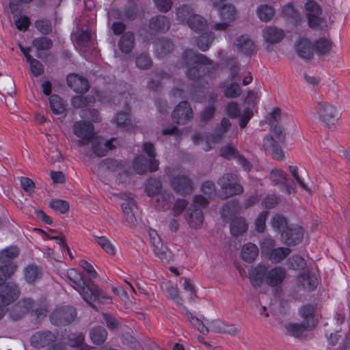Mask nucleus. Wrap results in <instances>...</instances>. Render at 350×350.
I'll use <instances>...</instances> for the list:
<instances>
[{
	"label": "nucleus",
	"instance_id": "f257e3e1",
	"mask_svg": "<svg viewBox=\"0 0 350 350\" xmlns=\"http://www.w3.org/2000/svg\"><path fill=\"white\" fill-rule=\"evenodd\" d=\"M210 64V60L205 55L197 53L193 50L185 51L178 65L187 69L186 75L193 82L189 88L185 84L183 87L175 88L173 90L174 96L185 98L189 94L191 99L202 102L204 97L196 98V95L198 92L204 93V90L206 88L205 84L207 83L205 71L207 70L206 66Z\"/></svg>",
	"mask_w": 350,
	"mask_h": 350
},
{
	"label": "nucleus",
	"instance_id": "f03ea898",
	"mask_svg": "<svg viewBox=\"0 0 350 350\" xmlns=\"http://www.w3.org/2000/svg\"><path fill=\"white\" fill-rule=\"evenodd\" d=\"M18 254V248L15 245L6 247L0 251V308L10 304L19 297L18 286L12 282H6L16 269L14 258Z\"/></svg>",
	"mask_w": 350,
	"mask_h": 350
},
{
	"label": "nucleus",
	"instance_id": "7ed1b4c3",
	"mask_svg": "<svg viewBox=\"0 0 350 350\" xmlns=\"http://www.w3.org/2000/svg\"><path fill=\"white\" fill-rule=\"evenodd\" d=\"M66 277L72 286L81 295L83 299L91 307L95 308L93 304L96 299L103 304H108L111 301L109 296L103 293L100 288L94 284L86 286L83 280L81 273L75 269H69Z\"/></svg>",
	"mask_w": 350,
	"mask_h": 350
},
{
	"label": "nucleus",
	"instance_id": "20e7f679",
	"mask_svg": "<svg viewBox=\"0 0 350 350\" xmlns=\"http://www.w3.org/2000/svg\"><path fill=\"white\" fill-rule=\"evenodd\" d=\"M286 276V271L281 267L268 270L266 265L260 263L249 270L250 282L255 288L260 286L264 282L270 287L277 288L283 283Z\"/></svg>",
	"mask_w": 350,
	"mask_h": 350
},
{
	"label": "nucleus",
	"instance_id": "39448f33",
	"mask_svg": "<svg viewBox=\"0 0 350 350\" xmlns=\"http://www.w3.org/2000/svg\"><path fill=\"white\" fill-rule=\"evenodd\" d=\"M281 111L275 107L269 114L268 120L269 124L274 126L273 136H267L263 139V147L266 151L271 152L272 157L275 159L282 161L284 158V153L281 148V144L284 142L285 133L283 129L276 123L280 118Z\"/></svg>",
	"mask_w": 350,
	"mask_h": 350
},
{
	"label": "nucleus",
	"instance_id": "423d86ee",
	"mask_svg": "<svg viewBox=\"0 0 350 350\" xmlns=\"http://www.w3.org/2000/svg\"><path fill=\"white\" fill-rule=\"evenodd\" d=\"M201 190L204 194L207 196V198L201 195L196 196L193 200V209L187 217L189 226L196 229L200 228L203 224L204 216L202 209L208 204V199L216 194L215 186L212 181L204 182Z\"/></svg>",
	"mask_w": 350,
	"mask_h": 350
},
{
	"label": "nucleus",
	"instance_id": "0eeeda50",
	"mask_svg": "<svg viewBox=\"0 0 350 350\" xmlns=\"http://www.w3.org/2000/svg\"><path fill=\"white\" fill-rule=\"evenodd\" d=\"M161 183L157 178L150 177L146 181L145 191L153 200L155 198L152 202L154 206L159 210L165 211L171 206L174 198L167 191L161 192Z\"/></svg>",
	"mask_w": 350,
	"mask_h": 350
},
{
	"label": "nucleus",
	"instance_id": "6e6552de",
	"mask_svg": "<svg viewBox=\"0 0 350 350\" xmlns=\"http://www.w3.org/2000/svg\"><path fill=\"white\" fill-rule=\"evenodd\" d=\"M143 153L134 159L133 167L137 174H144L148 171L154 172L159 169V161L155 159L154 148L151 143H144Z\"/></svg>",
	"mask_w": 350,
	"mask_h": 350
},
{
	"label": "nucleus",
	"instance_id": "1a4fd4ad",
	"mask_svg": "<svg viewBox=\"0 0 350 350\" xmlns=\"http://www.w3.org/2000/svg\"><path fill=\"white\" fill-rule=\"evenodd\" d=\"M230 126L231 123L229 120L224 118L214 135L209 137L208 135L205 133H196L192 136V141L195 145L200 146L205 151H208L212 148V145L222 138Z\"/></svg>",
	"mask_w": 350,
	"mask_h": 350
},
{
	"label": "nucleus",
	"instance_id": "9d476101",
	"mask_svg": "<svg viewBox=\"0 0 350 350\" xmlns=\"http://www.w3.org/2000/svg\"><path fill=\"white\" fill-rule=\"evenodd\" d=\"M176 18L180 22L186 21L191 29L200 32L206 25V21L200 15L193 14L190 7L183 5L176 10Z\"/></svg>",
	"mask_w": 350,
	"mask_h": 350
},
{
	"label": "nucleus",
	"instance_id": "9b49d317",
	"mask_svg": "<svg viewBox=\"0 0 350 350\" xmlns=\"http://www.w3.org/2000/svg\"><path fill=\"white\" fill-rule=\"evenodd\" d=\"M222 196L224 198L235 195H239L243 192V188L239 183V178L237 173H226L218 180Z\"/></svg>",
	"mask_w": 350,
	"mask_h": 350
},
{
	"label": "nucleus",
	"instance_id": "f8f14e48",
	"mask_svg": "<svg viewBox=\"0 0 350 350\" xmlns=\"http://www.w3.org/2000/svg\"><path fill=\"white\" fill-rule=\"evenodd\" d=\"M56 336L50 331H39L30 339L31 345L37 349L47 347L46 350H61L62 346L55 343Z\"/></svg>",
	"mask_w": 350,
	"mask_h": 350
},
{
	"label": "nucleus",
	"instance_id": "ddd939ff",
	"mask_svg": "<svg viewBox=\"0 0 350 350\" xmlns=\"http://www.w3.org/2000/svg\"><path fill=\"white\" fill-rule=\"evenodd\" d=\"M73 133L79 138L76 144L79 147H84L94 137V126L85 120L77 121L73 124Z\"/></svg>",
	"mask_w": 350,
	"mask_h": 350
},
{
	"label": "nucleus",
	"instance_id": "4468645a",
	"mask_svg": "<svg viewBox=\"0 0 350 350\" xmlns=\"http://www.w3.org/2000/svg\"><path fill=\"white\" fill-rule=\"evenodd\" d=\"M315 111L319 120L325 125H334L340 116V110L335 106L324 102L319 103Z\"/></svg>",
	"mask_w": 350,
	"mask_h": 350
},
{
	"label": "nucleus",
	"instance_id": "2eb2a0df",
	"mask_svg": "<svg viewBox=\"0 0 350 350\" xmlns=\"http://www.w3.org/2000/svg\"><path fill=\"white\" fill-rule=\"evenodd\" d=\"M165 171L169 176L172 188L177 193L180 195H186L192 191V181L187 176L180 174V173L176 174V171L174 170L172 172L170 169Z\"/></svg>",
	"mask_w": 350,
	"mask_h": 350
},
{
	"label": "nucleus",
	"instance_id": "dca6fc26",
	"mask_svg": "<svg viewBox=\"0 0 350 350\" xmlns=\"http://www.w3.org/2000/svg\"><path fill=\"white\" fill-rule=\"evenodd\" d=\"M77 317L74 307L64 306L56 308L51 314L50 320L55 325H63L70 323Z\"/></svg>",
	"mask_w": 350,
	"mask_h": 350
},
{
	"label": "nucleus",
	"instance_id": "f3484780",
	"mask_svg": "<svg viewBox=\"0 0 350 350\" xmlns=\"http://www.w3.org/2000/svg\"><path fill=\"white\" fill-rule=\"evenodd\" d=\"M308 23L311 28H317L323 23L322 8L316 0H308L305 3Z\"/></svg>",
	"mask_w": 350,
	"mask_h": 350
},
{
	"label": "nucleus",
	"instance_id": "a211bd4d",
	"mask_svg": "<svg viewBox=\"0 0 350 350\" xmlns=\"http://www.w3.org/2000/svg\"><path fill=\"white\" fill-rule=\"evenodd\" d=\"M226 114L232 118H239V126L241 129H244L248 122L253 116L252 110L247 107L241 113L240 108L236 102L231 101L226 105Z\"/></svg>",
	"mask_w": 350,
	"mask_h": 350
},
{
	"label": "nucleus",
	"instance_id": "6ab92c4d",
	"mask_svg": "<svg viewBox=\"0 0 350 350\" xmlns=\"http://www.w3.org/2000/svg\"><path fill=\"white\" fill-rule=\"evenodd\" d=\"M118 139L114 137L105 140L102 137H94L90 141L92 150L98 157H104L107 154L109 151L116 148L118 144Z\"/></svg>",
	"mask_w": 350,
	"mask_h": 350
},
{
	"label": "nucleus",
	"instance_id": "aec40b11",
	"mask_svg": "<svg viewBox=\"0 0 350 350\" xmlns=\"http://www.w3.org/2000/svg\"><path fill=\"white\" fill-rule=\"evenodd\" d=\"M122 202L121 207L123 211L126 221L131 226H135L137 224V219L135 217L136 211L137 207L134 198L126 194H122Z\"/></svg>",
	"mask_w": 350,
	"mask_h": 350
},
{
	"label": "nucleus",
	"instance_id": "412c9836",
	"mask_svg": "<svg viewBox=\"0 0 350 350\" xmlns=\"http://www.w3.org/2000/svg\"><path fill=\"white\" fill-rule=\"evenodd\" d=\"M172 119L178 124H185L193 118V111L187 101L180 102L172 114Z\"/></svg>",
	"mask_w": 350,
	"mask_h": 350
},
{
	"label": "nucleus",
	"instance_id": "4be33fe9",
	"mask_svg": "<svg viewBox=\"0 0 350 350\" xmlns=\"http://www.w3.org/2000/svg\"><path fill=\"white\" fill-rule=\"evenodd\" d=\"M220 155L222 157L229 160L236 159L237 163L243 167L244 170L248 172H252L253 168H255L256 170H258L257 167L251 165L250 162L246 160L245 158L241 156L237 151L236 148L232 146H226L224 147L222 149H221Z\"/></svg>",
	"mask_w": 350,
	"mask_h": 350
},
{
	"label": "nucleus",
	"instance_id": "5701e85b",
	"mask_svg": "<svg viewBox=\"0 0 350 350\" xmlns=\"http://www.w3.org/2000/svg\"><path fill=\"white\" fill-rule=\"evenodd\" d=\"M282 241L288 245L299 244L304 237V230L297 225H291L281 234Z\"/></svg>",
	"mask_w": 350,
	"mask_h": 350
},
{
	"label": "nucleus",
	"instance_id": "b1692460",
	"mask_svg": "<svg viewBox=\"0 0 350 350\" xmlns=\"http://www.w3.org/2000/svg\"><path fill=\"white\" fill-rule=\"evenodd\" d=\"M316 310V306L312 304L305 305L299 310V314L303 319L302 323L308 329H312L317 325Z\"/></svg>",
	"mask_w": 350,
	"mask_h": 350
},
{
	"label": "nucleus",
	"instance_id": "393cba45",
	"mask_svg": "<svg viewBox=\"0 0 350 350\" xmlns=\"http://www.w3.org/2000/svg\"><path fill=\"white\" fill-rule=\"evenodd\" d=\"M230 77L232 82L230 85H228L224 90V96L227 98H237L241 93V88L237 83L240 80L239 75V68L238 66L232 65L230 69Z\"/></svg>",
	"mask_w": 350,
	"mask_h": 350
},
{
	"label": "nucleus",
	"instance_id": "a878e982",
	"mask_svg": "<svg viewBox=\"0 0 350 350\" xmlns=\"http://www.w3.org/2000/svg\"><path fill=\"white\" fill-rule=\"evenodd\" d=\"M34 306L35 303L31 299H23L11 308L9 311V317L12 320H17L32 309Z\"/></svg>",
	"mask_w": 350,
	"mask_h": 350
},
{
	"label": "nucleus",
	"instance_id": "bb28decb",
	"mask_svg": "<svg viewBox=\"0 0 350 350\" xmlns=\"http://www.w3.org/2000/svg\"><path fill=\"white\" fill-rule=\"evenodd\" d=\"M66 79L68 86L77 93H84L90 87L86 78L76 74H69Z\"/></svg>",
	"mask_w": 350,
	"mask_h": 350
},
{
	"label": "nucleus",
	"instance_id": "cd10ccee",
	"mask_svg": "<svg viewBox=\"0 0 350 350\" xmlns=\"http://www.w3.org/2000/svg\"><path fill=\"white\" fill-rule=\"evenodd\" d=\"M148 234L154 254L162 260L166 258L167 247L163 244L157 231L154 229H150Z\"/></svg>",
	"mask_w": 350,
	"mask_h": 350
},
{
	"label": "nucleus",
	"instance_id": "c85d7f7f",
	"mask_svg": "<svg viewBox=\"0 0 350 350\" xmlns=\"http://www.w3.org/2000/svg\"><path fill=\"white\" fill-rule=\"evenodd\" d=\"M284 36V31L282 29L275 26H267L262 30V37L264 40L270 44L280 42Z\"/></svg>",
	"mask_w": 350,
	"mask_h": 350
},
{
	"label": "nucleus",
	"instance_id": "c756f323",
	"mask_svg": "<svg viewBox=\"0 0 350 350\" xmlns=\"http://www.w3.org/2000/svg\"><path fill=\"white\" fill-rule=\"evenodd\" d=\"M297 55L302 59H310L314 54L313 45L306 38H301L295 44Z\"/></svg>",
	"mask_w": 350,
	"mask_h": 350
},
{
	"label": "nucleus",
	"instance_id": "7c9ffc66",
	"mask_svg": "<svg viewBox=\"0 0 350 350\" xmlns=\"http://www.w3.org/2000/svg\"><path fill=\"white\" fill-rule=\"evenodd\" d=\"M297 280L299 286L308 291L316 288L318 285V279L316 274L310 272L299 274Z\"/></svg>",
	"mask_w": 350,
	"mask_h": 350
},
{
	"label": "nucleus",
	"instance_id": "2f4dec72",
	"mask_svg": "<svg viewBox=\"0 0 350 350\" xmlns=\"http://www.w3.org/2000/svg\"><path fill=\"white\" fill-rule=\"evenodd\" d=\"M170 27L169 19L165 16H157L152 18L149 23V29L156 33H164Z\"/></svg>",
	"mask_w": 350,
	"mask_h": 350
},
{
	"label": "nucleus",
	"instance_id": "473e14b6",
	"mask_svg": "<svg viewBox=\"0 0 350 350\" xmlns=\"http://www.w3.org/2000/svg\"><path fill=\"white\" fill-rule=\"evenodd\" d=\"M234 44L239 52L245 55H250L255 49L254 42L247 35H242L237 38Z\"/></svg>",
	"mask_w": 350,
	"mask_h": 350
},
{
	"label": "nucleus",
	"instance_id": "72a5a7b5",
	"mask_svg": "<svg viewBox=\"0 0 350 350\" xmlns=\"http://www.w3.org/2000/svg\"><path fill=\"white\" fill-rule=\"evenodd\" d=\"M154 47L155 55L161 59L174 49V44L169 39L161 38L155 42Z\"/></svg>",
	"mask_w": 350,
	"mask_h": 350
},
{
	"label": "nucleus",
	"instance_id": "f704fd0d",
	"mask_svg": "<svg viewBox=\"0 0 350 350\" xmlns=\"http://www.w3.org/2000/svg\"><path fill=\"white\" fill-rule=\"evenodd\" d=\"M135 44V36L131 31H126L120 37L118 47L125 54H128L133 50Z\"/></svg>",
	"mask_w": 350,
	"mask_h": 350
},
{
	"label": "nucleus",
	"instance_id": "c9c22d12",
	"mask_svg": "<svg viewBox=\"0 0 350 350\" xmlns=\"http://www.w3.org/2000/svg\"><path fill=\"white\" fill-rule=\"evenodd\" d=\"M240 211V206L237 201L228 202L221 211V217L224 221H228Z\"/></svg>",
	"mask_w": 350,
	"mask_h": 350
},
{
	"label": "nucleus",
	"instance_id": "e433bc0d",
	"mask_svg": "<svg viewBox=\"0 0 350 350\" xmlns=\"http://www.w3.org/2000/svg\"><path fill=\"white\" fill-rule=\"evenodd\" d=\"M185 314L187 319L190 321L191 325L196 327L200 333L202 334H206L209 332V323L207 320H202L196 317H194L187 310H185Z\"/></svg>",
	"mask_w": 350,
	"mask_h": 350
},
{
	"label": "nucleus",
	"instance_id": "4c0bfd02",
	"mask_svg": "<svg viewBox=\"0 0 350 350\" xmlns=\"http://www.w3.org/2000/svg\"><path fill=\"white\" fill-rule=\"evenodd\" d=\"M259 253L258 248L256 245L248 243L243 245L241 252V258L247 262H252L258 256Z\"/></svg>",
	"mask_w": 350,
	"mask_h": 350
},
{
	"label": "nucleus",
	"instance_id": "58836bf2",
	"mask_svg": "<svg viewBox=\"0 0 350 350\" xmlns=\"http://www.w3.org/2000/svg\"><path fill=\"white\" fill-rule=\"evenodd\" d=\"M271 180L275 185L285 187L288 193L294 192V189L286 185V174L280 170H272L270 174Z\"/></svg>",
	"mask_w": 350,
	"mask_h": 350
},
{
	"label": "nucleus",
	"instance_id": "ea45409f",
	"mask_svg": "<svg viewBox=\"0 0 350 350\" xmlns=\"http://www.w3.org/2000/svg\"><path fill=\"white\" fill-rule=\"evenodd\" d=\"M248 225L243 217L234 218L230 226V232L232 236L237 237L247 231Z\"/></svg>",
	"mask_w": 350,
	"mask_h": 350
},
{
	"label": "nucleus",
	"instance_id": "a19ab883",
	"mask_svg": "<svg viewBox=\"0 0 350 350\" xmlns=\"http://www.w3.org/2000/svg\"><path fill=\"white\" fill-rule=\"evenodd\" d=\"M107 332L101 326H96L92 328L90 331V338L92 342L95 345H101L107 339Z\"/></svg>",
	"mask_w": 350,
	"mask_h": 350
},
{
	"label": "nucleus",
	"instance_id": "79ce46f5",
	"mask_svg": "<svg viewBox=\"0 0 350 350\" xmlns=\"http://www.w3.org/2000/svg\"><path fill=\"white\" fill-rule=\"evenodd\" d=\"M219 15L221 21L229 23L237 18V11L232 4H225L219 9Z\"/></svg>",
	"mask_w": 350,
	"mask_h": 350
},
{
	"label": "nucleus",
	"instance_id": "37998d69",
	"mask_svg": "<svg viewBox=\"0 0 350 350\" xmlns=\"http://www.w3.org/2000/svg\"><path fill=\"white\" fill-rule=\"evenodd\" d=\"M96 243L101 247V248L109 255L115 256L116 254V248L115 245L104 236H96L94 235Z\"/></svg>",
	"mask_w": 350,
	"mask_h": 350
},
{
	"label": "nucleus",
	"instance_id": "c03bdc74",
	"mask_svg": "<svg viewBox=\"0 0 350 350\" xmlns=\"http://www.w3.org/2000/svg\"><path fill=\"white\" fill-rule=\"evenodd\" d=\"M77 42L81 46H91L93 45L92 32L88 27L85 29H81L77 32Z\"/></svg>",
	"mask_w": 350,
	"mask_h": 350
},
{
	"label": "nucleus",
	"instance_id": "a18cd8bd",
	"mask_svg": "<svg viewBox=\"0 0 350 350\" xmlns=\"http://www.w3.org/2000/svg\"><path fill=\"white\" fill-rule=\"evenodd\" d=\"M291 250L286 247H277L271 251L269 258L273 263H278L284 260L289 254Z\"/></svg>",
	"mask_w": 350,
	"mask_h": 350
},
{
	"label": "nucleus",
	"instance_id": "49530a36",
	"mask_svg": "<svg viewBox=\"0 0 350 350\" xmlns=\"http://www.w3.org/2000/svg\"><path fill=\"white\" fill-rule=\"evenodd\" d=\"M332 44L327 38H321L316 40L313 44L314 53L318 55H323L328 53L331 49Z\"/></svg>",
	"mask_w": 350,
	"mask_h": 350
},
{
	"label": "nucleus",
	"instance_id": "de8ad7c7",
	"mask_svg": "<svg viewBox=\"0 0 350 350\" xmlns=\"http://www.w3.org/2000/svg\"><path fill=\"white\" fill-rule=\"evenodd\" d=\"M271 224L275 231L281 234L289 227L286 219L280 214H275L273 216Z\"/></svg>",
	"mask_w": 350,
	"mask_h": 350
},
{
	"label": "nucleus",
	"instance_id": "09e8293b",
	"mask_svg": "<svg viewBox=\"0 0 350 350\" xmlns=\"http://www.w3.org/2000/svg\"><path fill=\"white\" fill-rule=\"evenodd\" d=\"M49 104L53 113L59 115L65 111V105L62 98L56 94H53L49 98Z\"/></svg>",
	"mask_w": 350,
	"mask_h": 350
},
{
	"label": "nucleus",
	"instance_id": "8fccbe9b",
	"mask_svg": "<svg viewBox=\"0 0 350 350\" xmlns=\"http://www.w3.org/2000/svg\"><path fill=\"white\" fill-rule=\"evenodd\" d=\"M285 328L289 335L297 338H301L305 335L306 330H308L304 324L289 323L286 325Z\"/></svg>",
	"mask_w": 350,
	"mask_h": 350
},
{
	"label": "nucleus",
	"instance_id": "3c124183",
	"mask_svg": "<svg viewBox=\"0 0 350 350\" xmlns=\"http://www.w3.org/2000/svg\"><path fill=\"white\" fill-rule=\"evenodd\" d=\"M85 336L82 333L72 334L69 336L70 345L80 350H89L90 347L84 342Z\"/></svg>",
	"mask_w": 350,
	"mask_h": 350
},
{
	"label": "nucleus",
	"instance_id": "603ef678",
	"mask_svg": "<svg viewBox=\"0 0 350 350\" xmlns=\"http://www.w3.org/2000/svg\"><path fill=\"white\" fill-rule=\"evenodd\" d=\"M38 267L33 265H29L23 270V276L29 284L34 282L40 275Z\"/></svg>",
	"mask_w": 350,
	"mask_h": 350
},
{
	"label": "nucleus",
	"instance_id": "864d4df0",
	"mask_svg": "<svg viewBox=\"0 0 350 350\" xmlns=\"http://www.w3.org/2000/svg\"><path fill=\"white\" fill-rule=\"evenodd\" d=\"M214 39L215 34L213 32L202 33L196 41L197 45L200 50L205 51L210 47Z\"/></svg>",
	"mask_w": 350,
	"mask_h": 350
},
{
	"label": "nucleus",
	"instance_id": "5fc2aeb1",
	"mask_svg": "<svg viewBox=\"0 0 350 350\" xmlns=\"http://www.w3.org/2000/svg\"><path fill=\"white\" fill-rule=\"evenodd\" d=\"M112 122L118 127L127 128L131 125V120L129 113L120 111L113 117Z\"/></svg>",
	"mask_w": 350,
	"mask_h": 350
},
{
	"label": "nucleus",
	"instance_id": "6e6d98bb",
	"mask_svg": "<svg viewBox=\"0 0 350 350\" xmlns=\"http://www.w3.org/2000/svg\"><path fill=\"white\" fill-rule=\"evenodd\" d=\"M217 98V95L216 94H211L210 95L209 103L211 105L201 112L200 120L202 122H206L213 118L215 111L213 103L216 101Z\"/></svg>",
	"mask_w": 350,
	"mask_h": 350
},
{
	"label": "nucleus",
	"instance_id": "4d7b16f0",
	"mask_svg": "<svg viewBox=\"0 0 350 350\" xmlns=\"http://www.w3.org/2000/svg\"><path fill=\"white\" fill-rule=\"evenodd\" d=\"M256 14L260 21L267 22L273 18L274 10L271 6L262 5L257 8Z\"/></svg>",
	"mask_w": 350,
	"mask_h": 350
},
{
	"label": "nucleus",
	"instance_id": "13d9d810",
	"mask_svg": "<svg viewBox=\"0 0 350 350\" xmlns=\"http://www.w3.org/2000/svg\"><path fill=\"white\" fill-rule=\"evenodd\" d=\"M164 291L166 294V296L174 301L176 304L178 305H181L182 299L179 297L178 291L177 287L172 285V283L167 282L165 284Z\"/></svg>",
	"mask_w": 350,
	"mask_h": 350
},
{
	"label": "nucleus",
	"instance_id": "bf43d9fd",
	"mask_svg": "<svg viewBox=\"0 0 350 350\" xmlns=\"http://www.w3.org/2000/svg\"><path fill=\"white\" fill-rule=\"evenodd\" d=\"M287 265L290 269L301 270L305 268L306 262L301 256L293 255L287 260Z\"/></svg>",
	"mask_w": 350,
	"mask_h": 350
},
{
	"label": "nucleus",
	"instance_id": "052dcab7",
	"mask_svg": "<svg viewBox=\"0 0 350 350\" xmlns=\"http://www.w3.org/2000/svg\"><path fill=\"white\" fill-rule=\"evenodd\" d=\"M52 44L51 40L46 37L37 38L32 41V45L38 51L48 50L52 46Z\"/></svg>",
	"mask_w": 350,
	"mask_h": 350
},
{
	"label": "nucleus",
	"instance_id": "680f3d73",
	"mask_svg": "<svg viewBox=\"0 0 350 350\" xmlns=\"http://www.w3.org/2000/svg\"><path fill=\"white\" fill-rule=\"evenodd\" d=\"M135 64L140 69H148L152 65V60L148 53H142L136 57Z\"/></svg>",
	"mask_w": 350,
	"mask_h": 350
},
{
	"label": "nucleus",
	"instance_id": "e2e57ef3",
	"mask_svg": "<svg viewBox=\"0 0 350 350\" xmlns=\"http://www.w3.org/2000/svg\"><path fill=\"white\" fill-rule=\"evenodd\" d=\"M27 62L29 64L31 72L34 77H38L44 72V66L38 60L27 57Z\"/></svg>",
	"mask_w": 350,
	"mask_h": 350
},
{
	"label": "nucleus",
	"instance_id": "0e129e2a",
	"mask_svg": "<svg viewBox=\"0 0 350 350\" xmlns=\"http://www.w3.org/2000/svg\"><path fill=\"white\" fill-rule=\"evenodd\" d=\"M49 206L55 211L66 213L69 210V203L66 200L54 199L49 202Z\"/></svg>",
	"mask_w": 350,
	"mask_h": 350
},
{
	"label": "nucleus",
	"instance_id": "69168bd1",
	"mask_svg": "<svg viewBox=\"0 0 350 350\" xmlns=\"http://www.w3.org/2000/svg\"><path fill=\"white\" fill-rule=\"evenodd\" d=\"M95 99L83 96H76L72 98L71 103L75 108H83L87 107L90 103H92Z\"/></svg>",
	"mask_w": 350,
	"mask_h": 350
},
{
	"label": "nucleus",
	"instance_id": "338daca9",
	"mask_svg": "<svg viewBox=\"0 0 350 350\" xmlns=\"http://www.w3.org/2000/svg\"><path fill=\"white\" fill-rule=\"evenodd\" d=\"M79 116L81 118H87L91 123L100 120L98 111L94 109H83L80 111Z\"/></svg>",
	"mask_w": 350,
	"mask_h": 350
},
{
	"label": "nucleus",
	"instance_id": "774afa93",
	"mask_svg": "<svg viewBox=\"0 0 350 350\" xmlns=\"http://www.w3.org/2000/svg\"><path fill=\"white\" fill-rule=\"evenodd\" d=\"M36 29L43 34H48L52 31V25L48 19H38L36 21Z\"/></svg>",
	"mask_w": 350,
	"mask_h": 350
}]
</instances>
